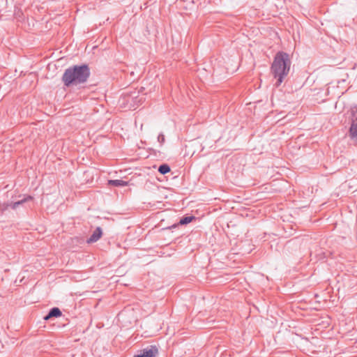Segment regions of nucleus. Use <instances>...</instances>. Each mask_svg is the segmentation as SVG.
Here are the masks:
<instances>
[{"mask_svg": "<svg viewBox=\"0 0 357 357\" xmlns=\"http://www.w3.org/2000/svg\"><path fill=\"white\" fill-rule=\"evenodd\" d=\"M227 355H229V356H231V354H225V356H227Z\"/></svg>", "mask_w": 357, "mask_h": 357, "instance_id": "obj_12", "label": "nucleus"}, {"mask_svg": "<svg viewBox=\"0 0 357 357\" xmlns=\"http://www.w3.org/2000/svg\"><path fill=\"white\" fill-rule=\"evenodd\" d=\"M61 311L58 307L52 308L48 314L44 317L45 320H49L52 317H59L61 315Z\"/></svg>", "mask_w": 357, "mask_h": 357, "instance_id": "obj_7", "label": "nucleus"}, {"mask_svg": "<svg viewBox=\"0 0 357 357\" xmlns=\"http://www.w3.org/2000/svg\"><path fill=\"white\" fill-rule=\"evenodd\" d=\"M349 136L351 139L357 141V114H354L349 128Z\"/></svg>", "mask_w": 357, "mask_h": 357, "instance_id": "obj_5", "label": "nucleus"}, {"mask_svg": "<svg viewBox=\"0 0 357 357\" xmlns=\"http://www.w3.org/2000/svg\"><path fill=\"white\" fill-rule=\"evenodd\" d=\"M195 219V217L193 216V215H191V216H185V217H183L180 221H179V224L180 225H187L190 222H191L192 221V220Z\"/></svg>", "mask_w": 357, "mask_h": 357, "instance_id": "obj_10", "label": "nucleus"}, {"mask_svg": "<svg viewBox=\"0 0 357 357\" xmlns=\"http://www.w3.org/2000/svg\"><path fill=\"white\" fill-rule=\"evenodd\" d=\"M159 354L158 347L156 345H148L141 349L133 357H155Z\"/></svg>", "mask_w": 357, "mask_h": 357, "instance_id": "obj_3", "label": "nucleus"}, {"mask_svg": "<svg viewBox=\"0 0 357 357\" xmlns=\"http://www.w3.org/2000/svg\"><path fill=\"white\" fill-rule=\"evenodd\" d=\"M108 184L109 185H112V186H115V187H121V186H127L128 182L123 181V180H120V179L109 180Z\"/></svg>", "mask_w": 357, "mask_h": 357, "instance_id": "obj_8", "label": "nucleus"}, {"mask_svg": "<svg viewBox=\"0 0 357 357\" xmlns=\"http://www.w3.org/2000/svg\"><path fill=\"white\" fill-rule=\"evenodd\" d=\"M291 61L288 54L279 52L276 54L271 65V71L276 82L275 86L278 87L289 74Z\"/></svg>", "mask_w": 357, "mask_h": 357, "instance_id": "obj_2", "label": "nucleus"}, {"mask_svg": "<svg viewBox=\"0 0 357 357\" xmlns=\"http://www.w3.org/2000/svg\"><path fill=\"white\" fill-rule=\"evenodd\" d=\"M158 141L161 145L163 144L165 141V135L160 133L158 137Z\"/></svg>", "mask_w": 357, "mask_h": 357, "instance_id": "obj_11", "label": "nucleus"}, {"mask_svg": "<svg viewBox=\"0 0 357 357\" xmlns=\"http://www.w3.org/2000/svg\"><path fill=\"white\" fill-rule=\"evenodd\" d=\"M102 229L100 227H97L93 232V234L91 235V236L88 238L87 240V243H94V242H96L97 241L99 240V238L101 237L102 236Z\"/></svg>", "mask_w": 357, "mask_h": 357, "instance_id": "obj_6", "label": "nucleus"}, {"mask_svg": "<svg viewBox=\"0 0 357 357\" xmlns=\"http://www.w3.org/2000/svg\"><path fill=\"white\" fill-rule=\"evenodd\" d=\"M90 69L86 64L74 66L65 70L62 81L66 86L85 83L90 76Z\"/></svg>", "mask_w": 357, "mask_h": 357, "instance_id": "obj_1", "label": "nucleus"}, {"mask_svg": "<svg viewBox=\"0 0 357 357\" xmlns=\"http://www.w3.org/2000/svg\"><path fill=\"white\" fill-rule=\"evenodd\" d=\"M31 199H32V197L26 196L24 198H23L22 199L19 200L15 202H10V203L7 202V203H3V204L0 203V211H4L6 209H8V207H11L13 209H15L20 205H22V204H24L29 200H31Z\"/></svg>", "mask_w": 357, "mask_h": 357, "instance_id": "obj_4", "label": "nucleus"}, {"mask_svg": "<svg viewBox=\"0 0 357 357\" xmlns=\"http://www.w3.org/2000/svg\"><path fill=\"white\" fill-rule=\"evenodd\" d=\"M170 170L171 169H170L169 166L167 164H162V165H160L158 167V172L161 174H166L167 173L169 172Z\"/></svg>", "mask_w": 357, "mask_h": 357, "instance_id": "obj_9", "label": "nucleus"}]
</instances>
